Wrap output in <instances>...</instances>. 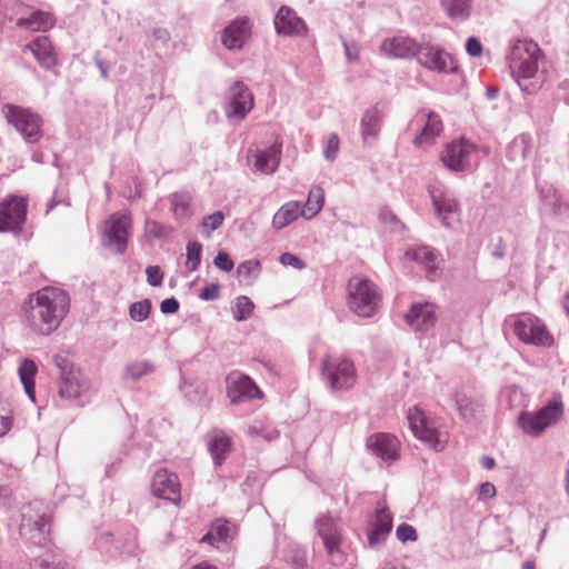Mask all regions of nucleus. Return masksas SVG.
Listing matches in <instances>:
<instances>
[{
    "label": "nucleus",
    "instance_id": "obj_20",
    "mask_svg": "<svg viewBox=\"0 0 569 569\" xmlns=\"http://www.w3.org/2000/svg\"><path fill=\"white\" fill-rule=\"evenodd\" d=\"M409 327L416 331H428L436 323V309L432 303H413L405 316Z\"/></svg>",
    "mask_w": 569,
    "mask_h": 569
},
{
    "label": "nucleus",
    "instance_id": "obj_14",
    "mask_svg": "<svg viewBox=\"0 0 569 569\" xmlns=\"http://www.w3.org/2000/svg\"><path fill=\"white\" fill-rule=\"evenodd\" d=\"M416 59L422 67L431 71L455 73L458 70L450 53L430 43L420 44Z\"/></svg>",
    "mask_w": 569,
    "mask_h": 569
},
{
    "label": "nucleus",
    "instance_id": "obj_28",
    "mask_svg": "<svg viewBox=\"0 0 569 569\" xmlns=\"http://www.w3.org/2000/svg\"><path fill=\"white\" fill-rule=\"evenodd\" d=\"M453 401L461 419L467 422L478 420L482 415L483 403L463 392H456Z\"/></svg>",
    "mask_w": 569,
    "mask_h": 569
},
{
    "label": "nucleus",
    "instance_id": "obj_45",
    "mask_svg": "<svg viewBox=\"0 0 569 569\" xmlns=\"http://www.w3.org/2000/svg\"><path fill=\"white\" fill-rule=\"evenodd\" d=\"M144 273L147 281L152 287H159L162 283L163 272L159 266H149L146 268Z\"/></svg>",
    "mask_w": 569,
    "mask_h": 569
},
{
    "label": "nucleus",
    "instance_id": "obj_34",
    "mask_svg": "<svg viewBox=\"0 0 569 569\" xmlns=\"http://www.w3.org/2000/svg\"><path fill=\"white\" fill-rule=\"evenodd\" d=\"M300 214H303L300 202H287L274 213L272 226L277 229H282L293 222Z\"/></svg>",
    "mask_w": 569,
    "mask_h": 569
},
{
    "label": "nucleus",
    "instance_id": "obj_4",
    "mask_svg": "<svg viewBox=\"0 0 569 569\" xmlns=\"http://www.w3.org/2000/svg\"><path fill=\"white\" fill-rule=\"evenodd\" d=\"M563 416V403L560 399L549 400L536 412L521 411L518 423L526 435L540 436L548 427L557 423Z\"/></svg>",
    "mask_w": 569,
    "mask_h": 569
},
{
    "label": "nucleus",
    "instance_id": "obj_26",
    "mask_svg": "<svg viewBox=\"0 0 569 569\" xmlns=\"http://www.w3.org/2000/svg\"><path fill=\"white\" fill-rule=\"evenodd\" d=\"M407 257L420 263L427 271V277L433 280L438 274L439 257L429 246L412 247L407 250Z\"/></svg>",
    "mask_w": 569,
    "mask_h": 569
},
{
    "label": "nucleus",
    "instance_id": "obj_39",
    "mask_svg": "<svg viewBox=\"0 0 569 569\" xmlns=\"http://www.w3.org/2000/svg\"><path fill=\"white\" fill-rule=\"evenodd\" d=\"M254 303L247 296H239L233 307V319L238 322L249 319L253 312Z\"/></svg>",
    "mask_w": 569,
    "mask_h": 569
},
{
    "label": "nucleus",
    "instance_id": "obj_54",
    "mask_svg": "<svg viewBox=\"0 0 569 569\" xmlns=\"http://www.w3.org/2000/svg\"><path fill=\"white\" fill-rule=\"evenodd\" d=\"M496 487L491 482H482L479 487V496L485 499H491L496 496Z\"/></svg>",
    "mask_w": 569,
    "mask_h": 569
},
{
    "label": "nucleus",
    "instance_id": "obj_46",
    "mask_svg": "<svg viewBox=\"0 0 569 569\" xmlns=\"http://www.w3.org/2000/svg\"><path fill=\"white\" fill-rule=\"evenodd\" d=\"M339 151V137L337 133H331L327 140V147L323 156L327 160L333 161Z\"/></svg>",
    "mask_w": 569,
    "mask_h": 569
},
{
    "label": "nucleus",
    "instance_id": "obj_29",
    "mask_svg": "<svg viewBox=\"0 0 569 569\" xmlns=\"http://www.w3.org/2000/svg\"><path fill=\"white\" fill-rule=\"evenodd\" d=\"M282 143L274 142L266 150L256 156L254 166L257 170L267 174L273 173L280 163Z\"/></svg>",
    "mask_w": 569,
    "mask_h": 569
},
{
    "label": "nucleus",
    "instance_id": "obj_8",
    "mask_svg": "<svg viewBox=\"0 0 569 569\" xmlns=\"http://www.w3.org/2000/svg\"><path fill=\"white\" fill-rule=\"evenodd\" d=\"M54 361L61 372L59 386V395L61 398L76 399L88 391L89 383L80 370L74 369L73 366L61 356H56Z\"/></svg>",
    "mask_w": 569,
    "mask_h": 569
},
{
    "label": "nucleus",
    "instance_id": "obj_53",
    "mask_svg": "<svg viewBox=\"0 0 569 569\" xmlns=\"http://www.w3.org/2000/svg\"><path fill=\"white\" fill-rule=\"evenodd\" d=\"M152 39L160 46H166L170 41V33L167 29L158 27L152 31Z\"/></svg>",
    "mask_w": 569,
    "mask_h": 569
},
{
    "label": "nucleus",
    "instance_id": "obj_19",
    "mask_svg": "<svg viewBox=\"0 0 569 569\" xmlns=\"http://www.w3.org/2000/svg\"><path fill=\"white\" fill-rule=\"evenodd\" d=\"M383 121V104L378 102L366 109L360 119V134L365 144L375 141Z\"/></svg>",
    "mask_w": 569,
    "mask_h": 569
},
{
    "label": "nucleus",
    "instance_id": "obj_52",
    "mask_svg": "<svg viewBox=\"0 0 569 569\" xmlns=\"http://www.w3.org/2000/svg\"><path fill=\"white\" fill-rule=\"evenodd\" d=\"M466 51L471 57H478L482 52V44L476 37H470L466 42Z\"/></svg>",
    "mask_w": 569,
    "mask_h": 569
},
{
    "label": "nucleus",
    "instance_id": "obj_27",
    "mask_svg": "<svg viewBox=\"0 0 569 569\" xmlns=\"http://www.w3.org/2000/svg\"><path fill=\"white\" fill-rule=\"evenodd\" d=\"M192 194L189 191H177L169 197L170 208L179 223H186L193 216Z\"/></svg>",
    "mask_w": 569,
    "mask_h": 569
},
{
    "label": "nucleus",
    "instance_id": "obj_44",
    "mask_svg": "<svg viewBox=\"0 0 569 569\" xmlns=\"http://www.w3.org/2000/svg\"><path fill=\"white\" fill-rule=\"evenodd\" d=\"M379 219L381 222L391 226L392 230L397 231L403 228V224L398 217L389 209L383 208L379 212Z\"/></svg>",
    "mask_w": 569,
    "mask_h": 569
},
{
    "label": "nucleus",
    "instance_id": "obj_24",
    "mask_svg": "<svg viewBox=\"0 0 569 569\" xmlns=\"http://www.w3.org/2000/svg\"><path fill=\"white\" fill-rule=\"evenodd\" d=\"M23 52L31 51L38 63L46 69H50L57 63L56 50L49 37L40 36L22 48Z\"/></svg>",
    "mask_w": 569,
    "mask_h": 569
},
{
    "label": "nucleus",
    "instance_id": "obj_42",
    "mask_svg": "<svg viewBox=\"0 0 569 569\" xmlns=\"http://www.w3.org/2000/svg\"><path fill=\"white\" fill-rule=\"evenodd\" d=\"M224 216L221 211H216L212 214L206 216L202 220L206 237L209 238L211 232L220 228L223 223Z\"/></svg>",
    "mask_w": 569,
    "mask_h": 569
},
{
    "label": "nucleus",
    "instance_id": "obj_56",
    "mask_svg": "<svg viewBox=\"0 0 569 569\" xmlns=\"http://www.w3.org/2000/svg\"><path fill=\"white\" fill-rule=\"evenodd\" d=\"M130 317L133 320H142V302H134L130 307Z\"/></svg>",
    "mask_w": 569,
    "mask_h": 569
},
{
    "label": "nucleus",
    "instance_id": "obj_60",
    "mask_svg": "<svg viewBox=\"0 0 569 569\" xmlns=\"http://www.w3.org/2000/svg\"><path fill=\"white\" fill-rule=\"evenodd\" d=\"M498 93H499V90L497 88L490 87V88L487 89V97L489 99L497 98Z\"/></svg>",
    "mask_w": 569,
    "mask_h": 569
},
{
    "label": "nucleus",
    "instance_id": "obj_6",
    "mask_svg": "<svg viewBox=\"0 0 569 569\" xmlns=\"http://www.w3.org/2000/svg\"><path fill=\"white\" fill-rule=\"evenodd\" d=\"M428 192L441 224L446 228L452 227L459 217V203L453 193L441 182L429 184Z\"/></svg>",
    "mask_w": 569,
    "mask_h": 569
},
{
    "label": "nucleus",
    "instance_id": "obj_64",
    "mask_svg": "<svg viewBox=\"0 0 569 569\" xmlns=\"http://www.w3.org/2000/svg\"><path fill=\"white\" fill-rule=\"evenodd\" d=\"M151 371H153L152 366H150L147 362H144V369H143L144 375H147V373H149Z\"/></svg>",
    "mask_w": 569,
    "mask_h": 569
},
{
    "label": "nucleus",
    "instance_id": "obj_10",
    "mask_svg": "<svg viewBox=\"0 0 569 569\" xmlns=\"http://www.w3.org/2000/svg\"><path fill=\"white\" fill-rule=\"evenodd\" d=\"M477 146L470 140L461 138L447 144L441 161L445 167L455 172H463L471 168V156Z\"/></svg>",
    "mask_w": 569,
    "mask_h": 569
},
{
    "label": "nucleus",
    "instance_id": "obj_13",
    "mask_svg": "<svg viewBox=\"0 0 569 569\" xmlns=\"http://www.w3.org/2000/svg\"><path fill=\"white\" fill-rule=\"evenodd\" d=\"M131 226L130 218L123 212L111 214L103 226V241L116 252H123Z\"/></svg>",
    "mask_w": 569,
    "mask_h": 569
},
{
    "label": "nucleus",
    "instance_id": "obj_35",
    "mask_svg": "<svg viewBox=\"0 0 569 569\" xmlns=\"http://www.w3.org/2000/svg\"><path fill=\"white\" fill-rule=\"evenodd\" d=\"M441 131L442 122L440 117L435 112H430L426 124L423 126L420 134L415 138L413 143L418 147L423 143H429L435 137L439 136Z\"/></svg>",
    "mask_w": 569,
    "mask_h": 569
},
{
    "label": "nucleus",
    "instance_id": "obj_3",
    "mask_svg": "<svg viewBox=\"0 0 569 569\" xmlns=\"http://www.w3.org/2000/svg\"><path fill=\"white\" fill-rule=\"evenodd\" d=\"M321 375L332 391L348 390L357 379L355 363L349 358L327 353L321 360Z\"/></svg>",
    "mask_w": 569,
    "mask_h": 569
},
{
    "label": "nucleus",
    "instance_id": "obj_38",
    "mask_svg": "<svg viewBox=\"0 0 569 569\" xmlns=\"http://www.w3.org/2000/svg\"><path fill=\"white\" fill-rule=\"evenodd\" d=\"M325 201V191L321 187L315 186L310 189L305 206L303 214L308 218L315 217L322 208Z\"/></svg>",
    "mask_w": 569,
    "mask_h": 569
},
{
    "label": "nucleus",
    "instance_id": "obj_47",
    "mask_svg": "<svg viewBox=\"0 0 569 569\" xmlns=\"http://www.w3.org/2000/svg\"><path fill=\"white\" fill-rule=\"evenodd\" d=\"M201 300L204 301H214L220 298V286L218 283H210L204 286L198 296Z\"/></svg>",
    "mask_w": 569,
    "mask_h": 569
},
{
    "label": "nucleus",
    "instance_id": "obj_7",
    "mask_svg": "<svg viewBox=\"0 0 569 569\" xmlns=\"http://www.w3.org/2000/svg\"><path fill=\"white\" fill-rule=\"evenodd\" d=\"M512 332L527 345L549 347L552 337L540 320L529 313H522L510 320Z\"/></svg>",
    "mask_w": 569,
    "mask_h": 569
},
{
    "label": "nucleus",
    "instance_id": "obj_11",
    "mask_svg": "<svg viewBox=\"0 0 569 569\" xmlns=\"http://www.w3.org/2000/svg\"><path fill=\"white\" fill-rule=\"evenodd\" d=\"M28 202L23 197L11 196L0 203V232H18L27 218Z\"/></svg>",
    "mask_w": 569,
    "mask_h": 569
},
{
    "label": "nucleus",
    "instance_id": "obj_55",
    "mask_svg": "<svg viewBox=\"0 0 569 569\" xmlns=\"http://www.w3.org/2000/svg\"><path fill=\"white\" fill-rule=\"evenodd\" d=\"M259 267V262H254V261H251V260H247V261H243L241 262L238 268H237V272L239 276H249L251 273V271Z\"/></svg>",
    "mask_w": 569,
    "mask_h": 569
},
{
    "label": "nucleus",
    "instance_id": "obj_40",
    "mask_svg": "<svg viewBox=\"0 0 569 569\" xmlns=\"http://www.w3.org/2000/svg\"><path fill=\"white\" fill-rule=\"evenodd\" d=\"M202 244L198 241H190L187 244V261L188 270L196 271L201 261Z\"/></svg>",
    "mask_w": 569,
    "mask_h": 569
},
{
    "label": "nucleus",
    "instance_id": "obj_33",
    "mask_svg": "<svg viewBox=\"0 0 569 569\" xmlns=\"http://www.w3.org/2000/svg\"><path fill=\"white\" fill-rule=\"evenodd\" d=\"M231 529L230 522L218 519L212 522L208 532L201 538V542L219 547V543L227 542L231 538Z\"/></svg>",
    "mask_w": 569,
    "mask_h": 569
},
{
    "label": "nucleus",
    "instance_id": "obj_21",
    "mask_svg": "<svg viewBox=\"0 0 569 569\" xmlns=\"http://www.w3.org/2000/svg\"><path fill=\"white\" fill-rule=\"evenodd\" d=\"M367 448L372 455L385 461H393L399 457V441L395 436L389 433L371 435L367 439Z\"/></svg>",
    "mask_w": 569,
    "mask_h": 569
},
{
    "label": "nucleus",
    "instance_id": "obj_43",
    "mask_svg": "<svg viewBox=\"0 0 569 569\" xmlns=\"http://www.w3.org/2000/svg\"><path fill=\"white\" fill-rule=\"evenodd\" d=\"M396 537L401 542L416 541L418 539L417 530L408 523H401L397 527Z\"/></svg>",
    "mask_w": 569,
    "mask_h": 569
},
{
    "label": "nucleus",
    "instance_id": "obj_36",
    "mask_svg": "<svg viewBox=\"0 0 569 569\" xmlns=\"http://www.w3.org/2000/svg\"><path fill=\"white\" fill-rule=\"evenodd\" d=\"M440 3L452 20L463 21L470 16L472 0H441Z\"/></svg>",
    "mask_w": 569,
    "mask_h": 569
},
{
    "label": "nucleus",
    "instance_id": "obj_15",
    "mask_svg": "<svg viewBox=\"0 0 569 569\" xmlns=\"http://www.w3.org/2000/svg\"><path fill=\"white\" fill-rule=\"evenodd\" d=\"M227 396L232 405L250 401L254 398H261L262 392L254 381L247 375L239 371H232L227 376Z\"/></svg>",
    "mask_w": 569,
    "mask_h": 569
},
{
    "label": "nucleus",
    "instance_id": "obj_22",
    "mask_svg": "<svg viewBox=\"0 0 569 569\" xmlns=\"http://www.w3.org/2000/svg\"><path fill=\"white\" fill-rule=\"evenodd\" d=\"M420 43L408 37H395L386 39L380 46V50L385 56L392 58H417Z\"/></svg>",
    "mask_w": 569,
    "mask_h": 569
},
{
    "label": "nucleus",
    "instance_id": "obj_51",
    "mask_svg": "<svg viewBox=\"0 0 569 569\" xmlns=\"http://www.w3.org/2000/svg\"><path fill=\"white\" fill-rule=\"evenodd\" d=\"M179 308H180V303L173 297L167 298V299L162 300L160 303V310L164 315H173L179 310Z\"/></svg>",
    "mask_w": 569,
    "mask_h": 569
},
{
    "label": "nucleus",
    "instance_id": "obj_58",
    "mask_svg": "<svg viewBox=\"0 0 569 569\" xmlns=\"http://www.w3.org/2000/svg\"><path fill=\"white\" fill-rule=\"evenodd\" d=\"M343 47H345V53H346L348 60L351 61V60H356L358 58V53L353 52L347 42L343 43Z\"/></svg>",
    "mask_w": 569,
    "mask_h": 569
},
{
    "label": "nucleus",
    "instance_id": "obj_9",
    "mask_svg": "<svg viewBox=\"0 0 569 569\" xmlns=\"http://www.w3.org/2000/svg\"><path fill=\"white\" fill-rule=\"evenodd\" d=\"M253 108V96L242 81L233 82L227 93L224 112L229 120L242 121Z\"/></svg>",
    "mask_w": 569,
    "mask_h": 569
},
{
    "label": "nucleus",
    "instance_id": "obj_63",
    "mask_svg": "<svg viewBox=\"0 0 569 569\" xmlns=\"http://www.w3.org/2000/svg\"><path fill=\"white\" fill-rule=\"evenodd\" d=\"M521 569H535V562L533 561H525L521 566Z\"/></svg>",
    "mask_w": 569,
    "mask_h": 569
},
{
    "label": "nucleus",
    "instance_id": "obj_49",
    "mask_svg": "<svg viewBox=\"0 0 569 569\" xmlns=\"http://www.w3.org/2000/svg\"><path fill=\"white\" fill-rule=\"evenodd\" d=\"M325 548L332 565L340 566L343 563L345 556L340 550V543H333L332 546H327Z\"/></svg>",
    "mask_w": 569,
    "mask_h": 569
},
{
    "label": "nucleus",
    "instance_id": "obj_2",
    "mask_svg": "<svg viewBox=\"0 0 569 569\" xmlns=\"http://www.w3.org/2000/svg\"><path fill=\"white\" fill-rule=\"evenodd\" d=\"M542 52L538 44L531 40H518L510 49L508 56L511 76L528 93H537L543 84L545 77L538 71Z\"/></svg>",
    "mask_w": 569,
    "mask_h": 569
},
{
    "label": "nucleus",
    "instance_id": "obj_1",
    "mask_svg": "<svg viewBox=\"0 0 569 569\" xmlns=\"http://www.w3.org/2000/svg\"><path fill=\"white\" fill-rule=\"evenodd\" d=\"M69 293L58 287H44L29 296L24 317L30 329L48 336L56 331L70 311Z\"/></svg>",
    "mask_w": 569,
    "mask_h": 569
},
{
    "label": "nucleus",
    "instance_id": "obj_50",
    "mask_svg": "<svg viewBox=\"0 0 569 569\" xmlns=\"http://www.w3.org/2000/svg\"><path fill=\"white\" fill-rule=\"evenodd\" d=\"M280 262L283 266H290L298 270H301L306 267V263L299 257H297L290 252L282 253L280 256Z\"/></svg>",
    "mask_w": 569,
    "mask_h": 569
},
{
    "label": "nucleus",
    "instance_id": "obj_57",
    "mask_svg": "<svg viewBox=\"0 0 569 569\" xmlns=\"http://www.w3.org/2000/svg\"><path fill=\"white\" fill-rule=\"evenodd\" d=\"M481 466L485 469L490 470V469H492L496 466V460L492 457L485 456V457L481 458Z\"/></svg>",
    "mask_w": 569,
    "mask_h": 569
},
{
    "label": "nucleus",
    "instance_id": "obj_59",
    "mask_svg": "<svg viewBox=\"0 0 569 569\" xmlns=\"http://www.w3.org/2000/svg\"><path fill=\"white\" fill-rule=\"evenodd\" d=\"M191 569H218V568L216 566L211 565L210 562L202 561L200 563L192 566Z\"/></svg>",
    "mask_w": 569,
    "mask_h": 569
},
{
    "label": "nucleus",
    "instance_id": "obj_16",
    "mask_svg": "<svg viewBox=\"0 0 569 569\" xmlns=\"http://www.w3.org/2000/svg\"><path fill=\"white\" fill-rule=\"evenodd\" d=\"M151 491L158 498L178 503L181 498L178 476L166 469L156 471L152 477Z\"/></svg>",
    "mask_w": 569,
    "mask_h": 569
},
{
    "label": "nucleus",
    "instance_id": "obj_5",
    "mask_svg": "<svg viewBox=\"0 0 569 569\" xmlns=\"http://www.w3.org/2000/svg\"><path fill=\"white\" fill-rule=\"evenodd\" d=\"M379 299L377 287L372 281L359 278L349 281L348 305L357 316L372 317L378 309Z\"/></svg>",
    "mask_w": 569,
    "mask_h": 569
},
{
    "label": "nucleus",
    "instance_id": "obj_32",
    "mask_svg": "<svg viewBox=\"0 0 569 569\" xmlns=\"http://www.w3.org/2000/svg\"><path fill=\"white\" fill-rule=\"evenodd\" d=\"M315 527L325 547L340 543V533L336 521L328 515L319 517Z\"/></svg>",
    "mask_w": 569,
    "mask_h": 569
},
{
    "label": "nucleus",
    "instance_id": "obj_25",
    "mask_svg": "<svg viewBox=\"0 0 569 569\" xmlns=\"http://www.w3.org/2000/svg\"><path fill=\"white\" fill-rule=\"evenodd\" d=\"M249 33V20L246 18L237 19L224 28L221 42L229 50H239L243 47Z\"/></svg>",
    "mask_w": 569,
    "mask_h": 569
},
{
    "label": "nucleus",
    "instance_id": "obj_61",
    "mask_svg": "<svg viewBox=\"0 0 569 569\" xmlns=\"http://www.w3.org/2000/svg\"><path fill=\"white\" fill-rule=\"evenodd\" d=\"M152 308L151 301L144 298V320L148 318L150 310Z\"/></svg>",
    "mask_w": 569,
    "mask_h": 569
},
{
    "label": "nucleus",
    "instance_id": "obj_48",
    "mask_svg": "<svg viewBox=\"0 0 569 569\" xmlns=\"http://www.w3.org/2000/svg\"><path fill=\"white\" fill-rule=\"evenodd\" d=\"M214 266L226 272H229L233 269V261L229 257V254L224 251H219L213 261Z\"/></svg>",
    "mask_w": 569,
    "mask_h": 569
},
{
    "label": "nucleus",
    "instance_id": "obj_62",
    "mask_svg": "<svg viewBox=\"0 0 569 569\" xmlns=\"http://www.w3.org/2000/svg\"><path fill=\"white\" fill-rule=\"evenodd\" d=\"M562 308L565 309V311L569 318V292L563 297Z\"/></svg>",
    "mask_w": 569,
    "mask_h": 569
},
{
    "label": "nucleus",
    "instance_id": "obj_12",
    "mask_svg": "<svg viewBox=\"0 0 569 569\" xmlns=\"http://www.w3.org/2000/svg\"><path fill=\"white\" fill-rule=\"evenodd\" d=\"M7 119L29 142H36L41 137L42 121L29 109L8 104Z\"/></svg>",
    "mask_w": 569,
    "mask_h": 569
},
{
    "label": "nucleus",
    "instance_id": "obj_37",
    "mask_svg": "<svg viewBox=\"0 0 569 569\" xmlns=\"http://www.w3.org/2000/svg\"><path fill=\"white\" fill-rule=\"evenodd\" d=\"M37 372V365L30 359H24L19 368L20 380L32 401L36 400L34 377Z\"/></svg>",
    "mask_w": 569,
    "mask_h": 569
},
{
    "label": "nucleus",
    "instance_id": "obj_30",
    "mask_svg": "<svg viewBox=\"0 0 569 569\" xmlns=\"http://www.w3.org/2000/svg\"><path fill=\"white\" fill-rule=\"evenodd\" d=\"M54 26V18L49 12L44 11H33L27 18H20L17 20V27L38 32V31H47Z\"/></svg>",
    "mask_w": 569,
    "mask_h": 569
},
{
    "label": "nucleus",
    "instance_id": "obj_31",
    "mask_svg": "<svg viewBox=\"0 0 569 569\" xmlns=\"http://www.w3.org/2000/svg\"><path fill=\"white\" fill-rule=\"evenodd\" d=\"M232 440L222 431H218L208 442V449L216 467H220L231 450Z\"/></svg>",
    "mask_w": 569,
    "mask_h": 569
},
{
    "label": "nucleus",
    "instance_id": "obj_23",
    "mask_svg": "<svg viewBox=\"0 0 569 569\" xmlns=\"http://www.w3.org/2000/svg\"><path fill=\"white\" fill-rule=\"evenodd\" d=\"M392 529V516L386 507L376 510L373 529L368 532V546L372 549L381 547Z\"/></svg>",
    "mask_w": 569,
    "mask_h": 569
},
{
    "label": "nucleus",
    "instance_id": "obj_41",
    "mask_svg": "<svg viewBox=\"0 0 569 569\" xmlns=\"http://www.w3.org/2000/svg\"><path fill=\"white\" fill-rule=\"evenodd\" d=\"M13 425V415L12 410L9 408L8 403L0 399V437L7 435Z\"/></svg>",
    "mask_w": 569,
    "mask_h": 569
},
{
    "label": "nucleus",
    "instance_id": "obj_17",
    "mask_svg": "<svg viewBox=\"0 0 569 569\" xmlns=\"http://www.w3.org/2000/svg\"><path fill=\"white\" fill-rule=\"evenodd\" d=\"M409 427L413 432L415 437L421 441L427 442L435 450H441L442 446L438 439V431L436 428L430 427L422 410L417 406L410 408L407 416Z\"/></svg>",
    "mask_w": 569,
    "mask_h": 569
},
{
    "label": "nucleus",
    "instance_id": "obj_18",
    "mask_svg": "<svg viewBox=\"0 0 569 569\" xmlns=\"http://www.w3.org/2000/svg\"><path fill=\"white\" fill-rule=\"evenodd\" d=\"M277 34L283 37H300L306 34L305 21L288 6H281L273 19Z\"/></svg>",
    "mask_w": 569,
    "mask_h": 569
}]
</instances>
